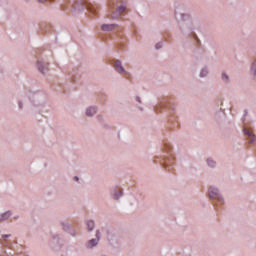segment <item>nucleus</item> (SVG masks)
Wrapping results in <instances>:
<instances>
[{
	"instance_id": "1",
	"label": "nucleus",
	"mask_w": 256,
	"mask_h": 256,
	"mask_svg": "<svg viewBox=\"0 0 256 256\" xmlns=\"http://www.w3.org/2000/svg\"><path fill=\"white\" fill-rule=\"evenodd\" d=\"M114 67L118 73H125V68L123 67V64H121V61H116Z\"/></svg>"
},
{
	"instance_id": "2",
	"label": "nucleus",
	"mask_w": 256,
	"mask_h": 256,
	"mask_svg": "<svg viewBox=\"0 0 256 256\" xmlns=\"http://www.w3.org/2000/svg\"><path fill=\"white\" fill-rule=\"evenodd\" d=\"M209 195L211 199H215V197H218L219 195V190H217V188L210 187Z\"/></svg>"
},
{
	"instance_id": "3",
	"label": "nucleus",
	"mask_w": 256,
	"mask_h": 256,
	"mask_svg": "<svg viewBox=\"0 0 256 256\" xmlns=\"http://www.w3.org/2000/svg\"><path fill=\"white\" fill-rule=\"evenodd\" d=\"M116 25L115 24H103L101 26L102 31H113L115 29Z\"/></svg>"
},
{
	"instance_id": "4",
	"label": "nucleus",
	"mask_w": 256,
	"mask_h": 256,
	"mask_svg": "<svg viewBox=\"0 0 256 256\" xmlns=\"http://www.w3.org/2000/svg\"><path fill=\"white\" fill-rule=\"evenodd\" d=\"M96 237H97V239H92V240L89 241L90 247H97V245L99 243V239H100L99 231L96 232Z\"/></svg>"
},
{
	"instance_id": "5",
	"label": "nucleus",
	"mask_w": 256,
	"mask_h": 256,
	"mask_svg": "<svg viewBox=\"0 0 256 256\" xmlns=\"http://www.w3.org/2000/svg\"><path fill=\"white\" fill-rule=\"evenodd\" d=\"M95 113H97V109H95V107H89L86 110L87 117H93V115H95Z\"/></svg>"
},
{
	"instance_id": "6",
	"label": "nucleus",
	"mask_w": 256,
	"mask_h": 256,
	"mask_svg": "<svg viewBox=\"0 0 256 256\" xmlns=\"http://www.w3.org/2000/svg\"><path fill=\"white\" fill-rule=\"evenodd\" d=\"M11 217V212H5L0 215V221H7Z\"/></svg>"
},
{
	"instance_id": "7",
	"label": "nucleus",
	"mask_w": 256,
	"mask_h": 256,
	"mask_svg": "<svg viewBox=\"0 0 256 256\" xmlns=\"http://www.w3.org/2000/svg\"><path fill=\"white\" fill-rule=\"evenodd\" d=\"M245 133L250 137V143H253V141H255V134L251 133L249 130H245Z\"/></svg>"
},
{
	"instance_id": "8",
	"label": "nucleus",
	"mask_w": 256,
	"mask_h": 256,
	"mask_svg": "<svg viewBox=\"0 0 256 256\" xmlns=\"http://www.w3.org/2000/svg\"><path fill=\"white\" fill-rule=\"evenodd\" d=\"M87 227H88V231H93V229H95V222L93 221H88L87 222Z\"/></svg>"
},
{
	"instance_id": "9",
	"label": "nucleus",
	"mask_w": 256,
	"mask_h": 256,
	"mask_svg": "<svg viewBox=\"0 0 256 256\" xmlns=\"http://www.w3.org/2000/svg\"><path fill=\"white\" fill-rule=\"evenodd\" d=\"M125 9V6H119L117 12L119 13V15H121V13L125 12Z\"/></svg>"
},
{
	"instance_id": "10",
	"label": "nucleus",
	"mask_w": 256,
	"mask_h": 256,
	"mask_svg": "<svg viewBox=\"0 0 256 256\" xmlns=\"http://www.w3.org/2000/svg\"><path fill=\"white\" fill-rule=\"evenodd\" d=\"M208 165L210 167H215V162L213 160H211V159H208Z\"/></svg>"
},
{
	"instance_id": "11",
	"label": "nucleus",
	"mask_w": 256,
	"mask_h": 256,
	"mask_svg": "<svg viewBox=\"0 0 256 256\" xmlns=\"http://www.w3.org/2000/svg\"><path fill=\"white\" fill-rule=\"evenodd\" d=\"M119 197H121V192H116L114 194V199H119Z\"/></svg>"
},
{
	"instance_id": "12",
	"label": "nucleus",
	"mask_w": 256,
	"mask_h": 256,
	"mask_svg": "<svg viewBox=\"0 0 256 256\" xmlns=\"http://www.w3.org/2000/svg\"><path fill=\"white\" fill-rule=\"evenodd\" d=\"M222 79L223 81H227V79H229V76H227V74H222Z\"/></svg>"
},
{
	"instance_id": "13",
	"label": "nucleus",
	"mask_w": 256,
	"mask_h": 256,
	"mask_svg": "<svg viewBox=\"0 0 256 256\" xmlns=\"http://www.w3.org/2000/svg\"><path fill=\"white\" fill-rule=\"evenodd\" d=\"M38 69H39V71H41V73H43V70H41V66L40 65H38Z\"/></svg>"
},
{
	"instance_id": "14",
	"label": "nucleus",
	"mask_w": 256,
	"mask_h": 256,
	"mask_svg": "<svg viewBox=\"0 0 256 256\" xmlns=\"http://www.w3.org/2000/svg\"><path fill=\"white\" fill-rule=\"evenodd\" d=\"M3 237H4V239H7V238H9V235H4Z\"/></svg>"
},
{
	"instance_id": "15",
	"label": "nucleus",
	"mask_w": 256,
	"mask_h": 256,
	"mask_svg": "<svg viewBox=\"0 0 256 256\" xmlns=\"http://www.w3.org/2000/svg\"><path fill=\"white\" fill-rule=\"evenodd\" d=\"M46 0H39L40 3H45Z\"/></svg>"
},
{
	"instance_id": "16",
	"label": "nucleus",
	"mask_w": 256,
	"mask_h": 256,
	"mask_svg": "<svg viewBox=\"0 0 256 256\" xmlns=\"http://www.w3.org/2000/svg\"><path fill=\"white\" fill-rule=\"evenodd\" d=\"M203 73H205V71H202V72H201V77H203V76H204V75H203Z\"/></svg>"
},
{
	"instance_id": "17",
	"label": "nucleus",
	"mask_w": 256,
	"mask_h": 256,
	"mask_svg": "<svg viewBox=\"0 0 256 256\" xmlns=\"http://www.w3.org/2000/svg\"><path fill=\"white\" fill-rule=\"evenodd\" d=\"M137 101H138L139 103H141V99H140V98H137Z\"/></svg>"
},
{
	"instance_id": "18",
	"label": "nucleus",
	"mask_w": 256,
	"mask_h": 256,
	"mask_svg": "<svg viewBox=\"0 0 256 256\" xmlns=\"http://www.w3.org/2000/svg\"><path fill=\"white\" fill-rule=\"evenodd\" d=\"M75 180H76V181H79V177L76 176V177H75Z\"/></svg>"
},
{
	"instance_id": "19",
	"label": "nucleus",
	"mask_w": 256,
	"mask_h": 256,
	"mask_svg": "<svg viewBox=\"0 0 256 256\" xmlns=\"http://www.w3.org/2000/svg\"><path fill=\"white\" fill-rule=\"evenodd\" d=\"M156 49H159V44L156 45Z\"/></svg>"
}]
</instances>
